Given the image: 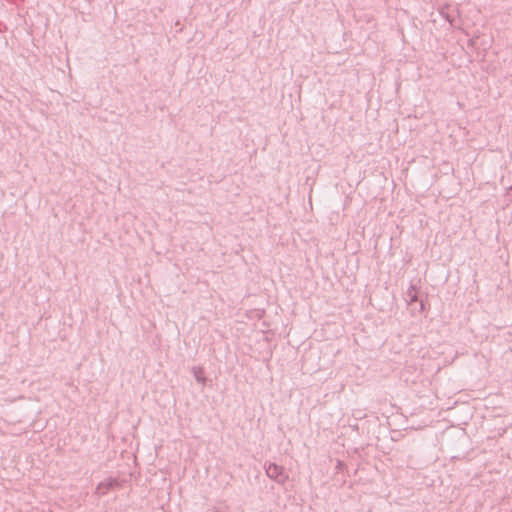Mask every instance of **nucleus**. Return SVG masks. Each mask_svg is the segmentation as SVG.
<instances>
[{
  "instance_id": "obj_5",
  "label": "nucleus",
  "mask_w": 512,
  "mask_h": 512,
  "mask_svg": "<svg viewBox=\"0 0 512 512\" xmlns=\"http://www.w3.org/2000/svg\"><path fill=\"white\" fill-rule=\"evenodd\" d=\"M509 195L512 197V186L509 188Z\"/></svg>"
},
{
  "instance_id": "obj_6",
  "label": "nucleus",
  "mask_w": 512,
  "mask_h": 512,
  "mask_svg": "<svg viewBox=\"0 0 512 512\" xmlns=\"http://www.w3.org/2000/svg\"><path fill=\"white\" fill-rule=\"evenodd\" d=\"M420 306H421V310H424V304H423V301H421Z\"/></svg>"
},
{
  "instance_id": "obj_4",
  "label": "nucleus",
  "mask_w": 512,
  "mask_h": 512,
  "mask_svg": "<svg viewBox=\"0 0 512 512\" xmlns=\"http://www.w3.org/2000/svg\"><path fill=\"white\" fill-rule=\"evenodd\" d=\"M192 373L195 377V380L200 383V384H205L206 383V377H204L203 375V369L201 367H193L192 368Z\"/></svg>"
},
{
  "instance_id": "obj_3",
  "label": "nucleus",
  "mask_w": 512,
  "mask_h": 512,
  "mask_svg": "<svg viewBox=\"0 0 512 512\" xmlns=\"http://www.w3.org/2000/svg\"><path fill=\"white\" fill-rule=\"evenodd\" d=\"M418 299V290L415 285L411 284L409 289L406 292V301L411 304L417 302Z\"/></svg>"
},
{
  "instance_id": "obj_2",
  "label": "nucleus",
  "mask_w": 512,
  "mask_h": 512,
  "mask_svg": "<svg viewBox=\"0 0 512 512\" xmlns=\"http://www.w3.org/2000/svg\"><path fill=\"white\" fill-rule=\"evenodd\" d=\"M119 486V482L117 479L108 478L102 482H100L96 487V493L100 495L107 494L110 490Z\"/></svg>"
},
{
  "instance_id": "obj_1",
  "label": "nucleus",
  "mask_w": 512,
  "mask_h": 512,
  "mask_svg": "<svg viewBox=\"0 0 512 512\" xmlns=\"http://www.w3.org/2000/svg\"><path fill=\"white\" fill-rule=\"evenodd\" d=\"M265 471L266 475L278 484H284L288 479V474L285 472L284 467L276 463L266 465Z\"/></svg>"
}]
</instances>
